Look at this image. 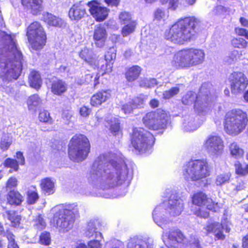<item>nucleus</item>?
I'll return each mask as SVG.
<instances>
[{
  "instance_id": "obj_1",
  "label": "nucleus",
  "mask_w": 248,
  "mask_h": 248,
  "mask_svg": "<svg viewBox=\"0 0 248 248\" xmlns=\"http://www.w3.org/2000/svg\"><path fill=\"white\" fill-rule=\"evenodd\" d=\"M125 163L119 159V155L112 153L101 155L94 161L91 179L94 185L103 189L122 185L128 177Z\"/></svg>"
},
{
  "instance_id": "obj_2",
  "label": "nucleus",
  "mask_w": 248,
  "mask_h": 248,
  "mask_svg": "<svg viewBox=\"0 0 248 248\" xmlns=\"http://www.w3.org/2000/svg\"><path fill=\"white\" fill-rule=\"evenodd\" d=\"M23 57L11 36L0 31V86L10 96H14L15 90L7 84L16 79L22 69Z\"/></svg>"
},
{
  "instance_id": "obj_3",
  "label": "nucleus",
  "mask_w": 248,
  "mask_h": 248,
  "mask_svg": "<svg viewBox=\"0 0 248 248\" xmlns=\"http://www.w3.org/2000/svg\"><path fill=\"white\" fill-rule=\"evenodd\" d=\"M201 24V20L194 16L180 19L169 30H166L164 37L174 44H184L193 39L196 29Z\"/></svg>"
},
{
  "instance_id": "obj_4",
  "label": "nucleus",
  "mask_w": 248,
  "mask_h": 248,
  "mask_svg": "<svg viewBox=\"0 0 248 248\" xmlns=\"http://www.w3.org/2000/svg\"><path fill=\"white\" fill-rule=\"evenodd\" d=\"M211 88L212 85L210 83H203L198 94L192 91L188 92L183 96L182 102L186 105H191L194 102L195 111L198 113L205 112L213 97Z\"/></svg>"
},
{
  "instance_id": "obj_5",
  "label": "nucleus",
  "mask_w": 248,
  "mask_h": 248,
  "mask_svg": "<svg viewBox=\"0 0 248 248\" xmlns=\"http://www.w3.org/2000/svg\"><path fill=\"white\" fill-rule=\"evenodd\" d=\"M54 212L53 223L61 231H68L73 226L75 218L78 217V210L75 204L66 205L62 208L58 206L52 209Z\"/></svg>"
},
{
  "instance_id": "obj_6",
  "label": "nucleus",
  "mask_w": 248,
  "mask_h": 248,
  "mask_svg": "<svg viewBox=\"0 0 248 248\" xmlns=\"http://www.w3.org/2000/svg\"><path fill=\"white\" fill-rule=\"evenodd\" d=\"M204 58L205 53L202 49H183L175 54L172 64L177 68H188L202 63Z\"/></svg>"
},
{
  "instance_id": "obj_7",
  "label": "nucleus",
  "mask_w": 248,
  "mask_h": 248,
  "mask_svg": "<svg viewBox=\"0 0 248 248\" xmlns=\"http://www.w3.org/2000/svg\"><path fill=\"white\" fill-rule=\"evenodd\" d=\"M248 120L246 112L241 109H232L226 115L224 130L229 135L235 136L245 129Z\"/></svg>"
},
{
  "instance_id": "obj_8",
  "label": "nucleus",
  "mask_w": 248,
  "mask_h": 248,
  "mask_svg": "<svg viewBox=\"0 0 248 248\" xmlns=\"http://www.w3.org/2000/svg\"><path fill=\"white\" fill-rule=\"evenodd\" d=\"M184 208L183 201L175 195H171L169 201L157 205L153 212V217L155 223L164 229V222L161 220L159 212H169L170 216L176 217L180 215Z\"/></svg>"
},
{
  "instance_id": "obj_9",
  "label": "nucleus",
  "mask_w": 248,
  "mask_h": 248,
  "mask_svg": "<svg viewBox=\"0 0 248 248\" xmlns=\"http://www.w3.org/2000/svg\"><path fill=\"white\" fill-rule=\"evenodd\" d=\"M90 149V144L87 138L83 135H76L69 144V157L75 162L82 161L87 157Z\"/></svg>"
},
{
  "instance_id": "obj_10",
  "label": "nucleus",
  "mask_w": 248,
  "mask_h": 248,
  "mask_svg": "<svg viewBox=\"0 0 248 248\" xmlns=\"http://www.w3.org/2000/svg\"><path fill=\"white\" fill-rule=\"evenodd\" d=\"M209 175L207 162L197 159L189 162L184 167L183 176L187 181L202 180Z\"/></svg>"
},
{
  "instance_id": "obj_11",
  "label": "nucleus",
  "mask_w": 248,
  "mask_h": 248,
  "mask_svg": "<svg viewBox=\"0 0 248 248\" xmlns=\"http://www.w3.org/2000/svg\"><path fill=\"white\" fill-rule=\"evenodd\" d=\"M155 141L153 135L142 128H135L132 137V144L140 153H146L150 150Z\"/></svg>"
},
{
  "instance_id": "obj_12",
  "label": "nucleus",
  "mask_w": 248,
  "mask_h": 248,
  "mask_svg": "<svg viewBox=\"0 0 248 248\" xmlns=\"http://www.w3.org/2000/svg\"><path fill=\"white\" fill-rule=\"evenodd\" d=\"M170 116L162 109L148 112L142 118L144 125L151 130L164 129L169 123Z\"/></svg>"
},
{
  "instance_id": "obj_13",
  "label": "nucleus",
  "mask_w": 248,
  "mask_h": 248,
  "mask_svg": "<svg viewBox=\"0 0 248 248\" xmlns=\"http://www.w3.org/2000/svg\"><path fill=\"white\" fill-rule=\"evenodd\" d=\"M27 36L31 47L34 50L41 49L46 44V34L38 22H33L30 25L27 29Z\"/></svg>"
},
{
  "instance_id": "obj_14",
  "label": "nucleus",
  "mask_w": 248,
  "mask_h": 248,
  "mask_svg": "<svg viewBox=\"0 0 248 248\" xmlns=\"http://www.w3.org/2000/svg\"><path fill=\"white\" fill-rule=\"evenodd\" d=\"M228 80L231 92L235 94L242 93L248 84L247 77L241 72H233L229 76Z\"/></svg>"
},
{
  "instance_id": "obj_15",
  "label": "nucleus",
  "mask_w": 248,
  "mask_h": 248,
  "mask_svg": "<svg viewBox=\"0 0 248 248\" xmlns=\"http://www.w3.org/2000/svg\"><path fill=\"white\" fill-rule=\"evenodd\" d=\"M203 148L211 155L218 156L224 151V141L217 136H210L204 141Z\"/></svg>"
},
{
  "instance_id": "obj_16",
  "label": "nucleus",
  "mask_w": 248,
  "mask_h": 248,
  "mask_svg": "<svg viewBox=\"0 0 248 248\" xmlns=\"http://www.w3.org/2000/svg\"><path fill=\"white\" fill-rule=\"evenodd\" d=\"M89 11L92 16L97 22H102L108 17L109 10L101 6L96 0H93L88 3Z\"/></svg>"
},
{
  "instance_id": "obj_17",
  "label": "nucleus",
  "mask_w": 248,
  "mask_h": 248,
  "mask_svg": "<svg viewBox=\"0 0 248 248\" xmlns=\"http://www.w3.org/2000/svg\"><path fill=\"white\" fill-rule=\"evenodd\" d=\"M206 233H213L215 237L218 239H224L225 235L223 233V230L225 229L226 232H229L230 228L229 225V222L227 220L222 221L221 224L219 223H211L208 224L204 228Z\"/></svg>"
},
{
  "instance_id": "obj_18",
  "label": "nucleus",
  "mask_w": 248,
  "mask_h": 248,
  "mask_svg": "<svg viewBox=\"0 0 248 248\" xmlns=\"http://www.w3.org/2000/svg\"><path fill=\"white\" fill-rule=\"evenodd\" d=\"M162 238L165 245L162 248H175L179 243L183 241L184 235L181 232L176 231L171 232L169 235L164 233Z\"/></svg>"
},
{
  "instance_id": "obj_19",
  "label": "nucleus",
  "mask_w": 248,
  "mask_h": 248,
  "mask_svg": "<svg viewBox=\"0 0 248 248\" xmlns=\"http://www.w3.org/2000/svg\"><path fill=\"white\" fill-rule=\"evenodd\" d=\"M107 38V33L105 27L102 25L96 26L93 31V39L95 45L102 47Z\"/></svg>"
},
{
  "instance_id": "obj_20",
  "label": "nucleus",
  "mask_w": 248,
  "mask_h": 248,
  "mask_svg": "<svg viewBox=\"0 0 248 248\" xmlns=\"http://www.w3.org/2000/svg\"><path fill=\"white\" fill-rule=\"evenodd\" d=\"M86 14V9L80 3L74 4L69 9L68 16L72 21H78L84 17Z\"/></svg>"
},
{
  "instance_id": "obj_21",
  "label": "nucleus",
  "mask_w": 248,
  "mask_h": 248,
  "mask_svg": "<svg viewBox=\"0 0 248 248\" xmlns=\"http://www.w3.org/2000/svg\"><path fill=\"white\" fill-rule=\"evenodd\" d=\"M100 226V222L98 220H91L87 224L84 234L86 237L91 238L94 236L96 238H103L101 232L97 231Z\"/></svg>"
},
{
  "instance_id": "obj_22",
  "label": "nucleus",
  "mask_w": 248,
  "mask_h": 248,
  "mask_svg": "<svg viewBox=\"0 0 248 248\" xmlns=\"http://www.w3.org/2000/svg\"><path fill=\"white\" fill-rule=\"evenodd\" d=\"M110 90H102L93 95L91 98V104L93 107H98L106 102L110 97Z\"/></svg>"
},
{
  "instance_id": "obj_23",
  "label": "nucleus",
  "mask_w": 248,
  "mask_h": 248,
  "mask_svg": "<svg viewBox=\"0 0 248 248\" xmlns=\"http://www.w3.org/2000/svg\"><path fill=\"white\" fill-rule=\"evenodd\" d=\"M22 5L31 11L33 15H37L42 10V0H21Z\"/></svg>"
},
{
  "instance_id": "obj_24",
  "label": "nucleus",
  "mask_w": 248,
  "mask_h": 248,
  "mask_svg": "<svg viewBox=\"0 0 248 248\" xmlns=\"http://www.w3.org/2000/svg\"><path fill=\"white\" fill-rule=\"evenodd\" d=\"M55 182L52 178L46 177L42 179L40 182V187L42 191L47 195H51L55 191Z\"/></svg>"
},
{
  "instance_id": "obj_25",
  "label": "nucleus",
  "mask_w": 248,
  "mask_h": 248,
  "mask_svg": "<svg viewBox=\"0 0 248 248\" xmlns=\"http://www.w3.org/2000/svg\"><path fill=\"white\" fill-rule=\"evenodd\" d=\"M228 148L230 155L232 158L238 159L243 157L244 150L237 142H233L230 143Z\"/></svg>"
},
{
  "instance_id": "obj_26",
  "label": "nucleus",
  "mask_w": 248,
  "mask_h": 248,
  "mask_svg": "<svg viewBox=\"0 0 248 248\" xmlns=\"http://www.w3.org/2000/svg\"><path fill=\"white\" fill-rule=\"evenodd\" d=\"M51 89L54 94L61 95L67 91V84L62 80H57L52 83Z\"/></svg>"
},
{
  "instance_id": "obj_27",
  "label": "nucleus",
  "mask_w": 248,
  "mask_h": 248,
  "mask_svg": "<svg viewBox=\"0 0 248 248\" xmlns=\"http://www.w3.org/2000/svg\"><path fill=\"white\" fill-rule=\"evenodd\" d=\"M43 18L50 26L62 27L64 25V22L62 19L48 13L44 14Z\"/></svg>"
},
{
  "instance_id": "obj_28",
  "label": "nucleus",
  "mask_w": 248,
  "mask_h": 248,
  "mask_svg": "<svg viewBox=\"0 0 248 248\" xmlns=\"http://www.w3.org/2000/svg\"><path fill=\"white\" fill-rule=\"evenodd\" d=\"M201 124L195 122L193 116H187L184 119L183 125L185 131L188 132L193 131L198 129Z\"/></svg>"
},
{
  "instance_id": "obj_29",
  "label": "nucleus",
  "mask_w": 248,
  "mask_h": 248,
  "mask_svg": "<svg viewBox=\"0 0 248 248\" xmlns=\"http://www.w3.org/2000/svg\"><path fill=\"white\" fill-rule=\"evenodd\" d=\"M29 82L31 87L39 89L42 83L40 74L36 71H31L29 76Z\"/></svg>"
},
{
  "instance_id": "obj_30",
  "label": "nucleus",
  "mask_w": 248,
  "mask_h": 248,
  "mask_svg": "<svg viewBox=\"0 0 248 248\" xmlns=\"http://www.w3.org/2000/svg\"><path fill=\"white\" fill-rule=\"evenodd\" d=\"M8 203L12 205H19L23 200V196L17 191L11 190L7 196Z\"/></svg>"
},
{
  "instance_id": "obj_31",
  "label": "nucleus",
  "mask_w": 248,
  "mask_h": 248,
  "mask_svg": "<svg viewBox=\"0 0 248 248\" xmlns=\"http://www.w3.org/2000/svg\"><path fill=\"white\" fill-rule=\"evenodd\" d=\"M127 248H153V245L141 239L133 238L129 240Z\"/></svg>"
},
{
  "instance_id": "obj_32",
  "label": "nucleus",
  "mask_w": 248,
  "mask_h": 248,
  "mask_svg": "<svg viewBox=\"0 0 248 248\" xmlns=\"http://www.w3.org/2000/svg\"><path fill=\"white\" fill-rule=\"evenodd\" d=\"M5 217H7L11 223V225L15 227L18 226L21 220V217L18 215L14 211H6L3 214Z\"/></svg>"
},
{
  "instance_id": "obj_33",
  "label": "nucleus",
  "mask_w": 248,
  "mask_h": 248,
  "mask_svg": "<svg viewBox=\"0 0 248 248\" xmlns=\"http://www.w3.org/2000/svg\"><path fill=\"white\" fill-rule=\"evenodd\" d=\"M91 52L87 48L83 49L79 53L80 57L85 62L89 63L91 66L95 68L98 65V63L91 56Z\"/></svg>"
},
{
  "instance_id": "obj_34",
  "label": "nucleus",
  "mask_w": 248,
  "mask_h": 248,
  "mask_svg": "<svg viewBox=\"0 0 248 248\" xmlns=\"http://www.w3.org/2000/svg\"><path fill=\"white\" fill-rule=\"evenodd\" d=\"M124 25L121 30V34L124 37H127L135 32L138 23L136 21H133Z\"/></svg>"
},
{
  "instance_id": "obj_35",
  "label": "nucleus",
  "mask_w": 248,
  "mask_h": 248,
  "mask_svg": "<svg viewBox=\"0 0 248 248\" xmlns=\"http://www.w3.org/2000/svg\"><path fill=\"white\" fill-rule=\"evenodd\" d=\"M42 100L38 94H33L30 96L27 101L29 110L35 111L36 108L41 103Z\"/></svg>"
},
{
  "instance_id": "obj_36",
  "label": "nucleus",
  "mask_w": 248,
  "mask_h": 248,
  "mask_svg": "<svg viewBox=\"0 0 248 248\" xmlns=\"http://www.w3.org/2000/svg\"><path fill=\"white\" fill-rule=\"evenodd\" d=\"M210 199L207 198L206 195L203 192H198L195 194L192 198L193 203L198 206L205 205L206 202H210Z\"/></svg>"
},
{
  "instance_id": "obj_37",
  "label": "nucleus",
  "mask_w": 248,
  "mask_h": 248,
  "mask_svg": "<svg viewBox=\"0 0 248 248\" xmlns=\"http://www.w3.org/2000/svg\"><path fill=\"white\" fill-rule=\"evenodd\" d=\"M140 71V67L138 66H134L130 68L126 73V79L129 81L136 80L139 76Z\"/></svg>"
},
{
  "instance_id": "obj_38",
  "label": "nucleus",
  "mask_w": 248,
  "mask_h": 248,
  "mask_svg": "<svg viewBox=\"0 0 248 248\" xmlns=\"http://www.w3.org/2000/svg\"><path fill=\"white\" fill-rule=\"evenodd\" d=\"M13 142V138L8 133L3 134L1 138L0 142V148L2 151H6L8 149Z\"/></svg>"
},
{
  "instance_id": "obj_39",
  "label": "nucleus",
  "mask_w": 248,
  "mask_h": 248,
  "mask_svg": "<svg viewBox=\"0 0 248 248\" xmlns=\"http://www.w3.org/2000/svg\"><path fill=\"white\" fill-rule=\"evenodd\" d=\"M0 234L5 235L9 241L8 248H19L15 240V236L9 232L5 233L2 225L0 223Z\"/></svg>"
},
{
  "instance_id": "obj_40",
  "label": "nucleus",
  "mask_w": 248,
  "mask_h": 248,
  "mask_svg": "<svg viewBox=\"0 0 248 248\" xmlns=\"http://www.w3.org/2000/svg\"><path fill=\"white\" fill-rule=\"evenodd\" d=\"M235 171L237 174L245 176L248 174V164H242L239 161H236L234 163Z\"/></svg>"
},
{
  "instance_id": "obj_41",
  "label": "nucleus",
  "mask_w": 248,
  "mask_h": 248,
  "mask_svg": "<svg viewBox=\"0 0 248 248\" xmlns=\"http://www.w3.org/2000/svg\"><path fill=\"white\" fill-rule=\"evenodd\" d=\"M169 16L168 11L158 8L154 12V20L164 22L168 18Z\"/></svg>"
},
{
  "instance_id": "obj_42",
  "label": "nucleus",
  "mask_w": 248,
  "mask_h": 248,
  "mask_svg": "<svg viewBox=\"0 0 248 248\" xmlns=\"http://www.w3.org/2000/svg\"><path fill=\"white\" fill-rule=\"evenodd\" d=\"M231 174L230 172L220 174L217 176L215 183L217 186H222L229 183Z\"/></svg>"
},
{
  "instance_id": "obj_43",
  "label": "nucleus",
  "mask_w": 248,
  "mask_h": 248,
  "mask_svg": "<svg viewBox=\"0 0 248 248\" xmlns=\"http://www.w3.org/2000/svg\"><path fill=\"white\" fill-rule=\"evenodd\" d=\"M110 124V130L115 135H117L121 131L120 122L118 119L112 118L109 122Z\"/></svg>"
},
{
  "instance_id": "obj_44",
  "label": "nucleus",
  "mask_w": 248,
  "mask_h": 248,
  "mask_svg": "<svg viewBox=\"0 0 248 248\" xmlns=\"http://www.w3.org/2000/svg\"><path fill=\"white\" fill-rule=\"evenodd\" d=\"M38 118L40 122L48 124H52L53 122L52 118L50 116L49 112L46 110H41Z\"/></svg>"
},
{
  "instance_id": "obj_45",
  "label": "nucleus",
  "mask_w": 248,
  "mask_h": 248,
  "mask_svg": "<svg viewBox=\"0 0 248 248\" xmlns=\"http://www.w3.org/2000/svg\"><path fill=\"white\" fill-rule=\"evenodd\" d=\"M32 190H30L28 192L27 202L29 204H32L36 202L38 200L39 196L36 191L35 186H31V187Z\"/></svg>"
},
{
  "instance_id": "obj_46",
  "label": "nucleus",
  "mask_w": 248,
  "mask_h": 248,
  "mask_svg": "<svg viewBox=\"0 0 248 248\" xmlns=\"http://www.w3.org/2000/svg\"><path fill=\"white\" fill-rule=\"evenodd\" d=\"M232 45L236 48H244L248 45V42L242 38H234L232 41Z\"/></svg>"
},
{
  "instance_id": "obj_47",
  "label": "nucleus",
  "mask_w": 248,
  "mask_h": 248,
  "mask_svg": "<svg viewBox=\"0 0 248 248\" xmlns=\"http://www.w3.org/2000/svg\"><path fill=\"white\" fill-rule=\"evenodd\" d=\"M157 84V81L155 78H144L140 80V85L141 87L152 88L155 87Z\"/></svg>"
},
{
  "instance_id": "obj_48",
  "label": "nucleus",
  "mask_w": 248,
  "mask_h": 248,
  "mask_svg": "<svg viewBox=\"0 0 248 248\" xmlns=\"http://www.w3.org/2000/svg\"><path fill=\"white\" fill-rule=\"evenodd\" d=\"M119 19L120 23L122 24H126L129 23L130 21H133L132 20L131 15L126 12H121L119 16Z\"/></svg>"
},
{
  "instance_id": "obj_49",
  "label": "nucleus",
  "mask_w": 248,
  "mask_h": 248,
  "mask_svg": "<svg viewBox=\"0 0 248 248\" xmlns=\"http://www.w3.org/2000/svg\"><path fill=\"white\" fill-rule=\"evenodd\" d=\"M46 225V222L41 216H38L36 218L33 220V226L38 230L44 229Z\"/></svg>"
},
{
  "instance_id": "obj_50",
  "label": "nucleus",
  "mask_w": 248,
  "mask_h": 248,
  "mask_svg": "<svg viewBox=\"0 0 248 248\" xmlns=\"http://www.w3.org/2000/svg\"><path fill=\"white\" fill-rule=\"evenodd\" d=\"M39 242L43 245H49L51 243L50 233L46 232H42L40 236Z\"/></svg>"
},
{
  "instance_id": "obj_51",
  "label": "nucleus",
  "mask_w": 248,
  "mask_h": 248,
  "mask_svg": "<svg viewBox=\"0 0 248 248\" xmlns=\"http://www.w3.org/2000/svg\"><path fill=\"white\" fill-rule=\"evenodd\" d=\"M179 92V89L178 87H174L171 88L168 91H165L163 94V97L164 99H170L178 94Z\"/></svg>"
},
{
  "instance_id": "obj_52",
  "label": "nucleus",
  "mask_w": 248,
  "mask_h": 248,
  "mask_svg": "<svg viewBox=\"0 0 248 248\" xmlns=\"http://www.w3.org/2000/svg\"><path fill=\"white\" fill-rule=\"evenodd\" d=\"M3 164L5 167L13 169L15 171H16L18 169V163L17 161L13 159H6Z\"/></svg>"
},
{
  "instance_id": "obj_53",
  "label": "nucleus",
  "mask_w": 248,
  "mask_h": 248,
  "mask_svg": "<svg viewBox=\"0 0 248 248\" xmlns=\"http://www.w3.org/2000/svg\"><path fill=\"white\" fill-rule=\"evenodd\" d=\"M168 213H169L168 212H167L166 213H165V212L162 213L161 211L159 212V216L160 217V218L161 219V220L164 222V224L163 226L164 227V229H163L164 230L163 234L164 233L165 234H167L168 235H169V234L170 233H171V232H176V231H178L179 232H180V231L178 230H174L173 231L171 230L170 232H169V233L168 234L167 232L165 230L168 227L167 226L168 224H169L170 222V220H169V219H165L164 217H163L164 216H165V217H166V216H165V214H167Z\"/></svg>"
},
{
  "instance_id": "obj_54",
  "label": "nucleus",
  "mask_w": 248,
  "mask_h": 248,
  "mask_svg": "<svg viewBox=\"0 0 248 248\" xmlns=\"http://www.w3.org/2000/svg\"><path fill=\"white\" fill-rule=\"evenodd\" d=\"M239 58L238 51L236 50H234L229 53L228 56L226 58V62L229 64H231Z\"/></svg>"
},
{
  "instance_id": "obj_55",
  "label": "nucleus",
  "mask_w": 248,
  "mask_h": 248,
  "mask_svg": "<svg viewBox=\"0 0 248 248\" xmlns=\"http://www.w3.org/2000/svg\"><path fill=\"white\" fill-rule=\"evenodd\" d=\"M227 9L223 6L218 5L214 8L211 13L212 16L223 15L227 12Z\"/></svg>"
},
{
  "instance_id": "obj_56",
  "label": "nucleus",
  "mask_w": 248,
  "mask_h": 248,
  "mask_svg": "<svg viewBox=\"0 0 248 248\" xmlns=\"http://www.w3.org/2000/svg\"><path fill=\"white\" fill-rule=\"evenodd\" d=\"M146 99V96H141L140 97H138L134 98V99L132 100V101L133 102V104H134L136 108L142 107V106L145 102Z\"/></svg>"
},
{
  "instance_id": "obj_57",
  "label": "nucleus",
  "mask_w": 248,
  "mask_h": 248,
  "mask_svg": "<svg viewBox=\"0 0 248 248\" xmlns=\"http://www.w3.org/2000/svg\"><path fill=\"white\" fill-rule=\"evenodd\" d=\"M135 108H136L134 104H133L132 101H131L123 105L121 109L123 111L124 114H127L130 113L132 110Z\"/></svg>"
},
{
  "instance_id": "obj_58",
  "label": "nucleus",
  "mask_w": 248,
  "mask_h": 248,
  "mask_svg": "<svg viewBox=\"0 0 248 248\" xmlns=\"http://www.w3.org/2000/svg\"><path fill=\"white\" fill-rule=\"evenodd\" d=\"M206 208L210 210L213 212H217L220 208V206L217 203H215L213 202L211 199L210 202H206L205 205Z\"/></svg>"
},
{
  "instance_id": "obj_59",
  "label": "nucleus",
  "mask_w": 248,
  "mask_h": 248,
  "mask_svg": "<svg viewBox=\"0 0 248 248\" xmlns=\"http://www.w3.org/2000/svg\"><path fill=\"white\" fill-rule=\"evenodd\" d=\"M17 180L15 177L10 178L6 183L7 189H10L12 188L16 187L17 185Z\"/></svg>"
},
{
  "instance_id": "obj_60",
  "label": "nucleus",
  "mask_w": 248,
  "mask_h": 248,
  "mask_svg": "<svg viewBox=\"0 0 248 248\" xmlns=\"http://www.w3.org/2000/svg\"><path fill=\"white\" fill-rule=\"evenodd\" d=\"M112 50L110 49L105 55V60L107 63H111L116 58V54L114 52H112Z\"/></svg>"
},
{
  "instance_id": "obj_61",
  "label": "nucleus",
  "mask_w": 248,
  "mask_h": 248,
  "mask_svg": "<svg viewBox=\"0 0 248 248\" xmlns=\"http://www.w3.org/2000/svg\"><path fill=\"white\" fill-rule=\"evenodd\" d=\"M88 248H101L102 245L100 240H91L88 243Z\"/></svg>"
},
{
  "instance_id": "obj_62",
  "label": "nucleus",
  "mask_w": 248,
  "mask_h": 248,
  "mask_svg": "<svg viewBox=\"0 0 248 248\" xmlns=\"http://www.w3.org/2000/svg\"><path fill=\"white\" fill-rule=\"evenodd\" d=\"M235 32L237 35L245 36L248 39V31L246 29L237 27L235 29Z\"/></svg>"
},
{
  "instance_id": "obj_63",
  "label": "nucleus",
  "mask_w": 248,
  "mask_h": 248,
  "mask_svg": "<svg viewBox=\"0 0 248 248\" xmlns=\"http://www.w3.org/2000/svg\"><path fill=\"white\" fill-rule=\"evenodd\" d=\"M195 214L198 217L203 218H207L209 216L208 212L200 208L195 211Z\"/></svg>"
},
{
  "instance_id": "obj_64",
  "label": "nucleus",
  "mask_w": 248,
  "mask_h": 248,
  "mask_svg": "<svg viewBox=\"0 0 248 248\" xmlns=\"http://www.w3.org/2000/svg\"><path fill=\"white\" fill-rule=\"evenodd\" d=\"M90 112L91 109L86 106H83L80 108L79 113L82 117H88Z\"/></svg>"
}]
</instances>
